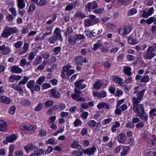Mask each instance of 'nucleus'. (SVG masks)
<instances>
[{
	"label": "nucleus",
	"instance_id": "5",
	"mask_svg": "<svg viewBox=\"0 0 156 156\" xmlns=\"http://www.w3.org/2000/svg\"><path fill=\"white\" fill-rule=\"evenodd\" d=\"M155 55L154 52V49L152 47H150L147 51V53L145 55V58L147 59H151Z\"/></svg>",
	"mask_w": 156,
	"mask_h": 156
},
{
	"label": "nucleus",
	"instance_id": "44",
	"mask_svg": "<svg viewBox=\"0 0 156 156\" xmlns=\"http://www.w3.org/2000/svg\"><path fill=\"white\" fill-rule=\"evenodd\" d=\"M156 112V108H153L151 109L149 112V117L153 118L156 116V113H154Z\"/></svg>",
	"mask_w": 156,
	"mask_h": 156
},
{
	"label": "nucleus",
	"instance_id": "22",
	"mask_svg": "<svg viewBox=\"0 0 156 156\" xmlns=\"http://www.w3.org/2000/svg\"><path fill=\"white\" fill-rule=\"evenodd\" d=\"M71 147L73 148H78L81 147V146L79 144V142L77 140L73 141L70 144Z\"/></svg>",
	"mask_w": 156,
	"mask_h": 156
},
{
	"label": "nucleus",
	"instance_id": "62",
	"mask_svg": "<svg viewBox=\"0 0 156 156\" xmlns=\"http://www.w3.org/2000/svg\"><path fill=\"white\" fill-rule=\"evenodd\" d=\"M82 153L83 152L79 150L74 151L72 153V154L75 156H81Z\"/></svg>",
	"mask_w": 156,
	"mask_h": 156
},
{
	"label": "nucleus",
	"instance_id": "23",
	"mask_svg": "<svg viewBox=\"0 0 156 156\" xmlns=\"http://www.w3.org/2000/svg\"><path fill=\"white\" fill-rule=\"evenodd\" d=\"M34 127L32 125L30 126H24L20 127V129L22 130H32L33 131H34L36 129L35 128L34 129Z\"/></svg>",
	"mask_w": 156,
	"mask_h": 156
},
{
	"label": "nucleus",
	"instance_id": "27",
	"mask_svg": "<svg viewBox=\"0 0 156 156\" xmlns=\"http://www.w3.org/2000/svg\"><path fill=\"white\" fill-rule=\"evenodd\" d=\"M113 80L115 83H118L119 85H121L122 86H123V85H122V83L123 81L122 79L121 78L118 77L117 76H115L113 79Z\"/></svg>",
	"mask_w": 156,
	"mask_h": 156
},
{
	"label": "nucleus",
	"instance_id": "47",
	"mask_svg": "<svg viewBox=\"0 0 156 156\" xmlns=\"http://www.w3.org/2000/svg\"><path fill=\"white\" fill-rule=\"evenodd\" d=\"M131 68L128 67H126L124 69V72L128 76H130L131 75Z\"/></svg>",
	"mask_w": 156,
	"mask_h": 156
},
{
	"label": "nucleus",
	"instance_id": "49",
	"mask_svg": "<svg viewBox=\"0 0 156 156\" xmlns=\"http://www.w3.org/2000/svg\"><path fill=\"white\" fill-rule=\"evenodd\" d=\"M46 143L51 145H56L57 144V143L55 141L53 138H49L48 140L46 141Z\"/></svg>",
	"mask_w": 156,
	"mask_h": 156
},
{
	"label": "nucleus",
	"instance_id": "19",
	"mask_svg": "<svg viewBox=\"0 0 156 156\" xmlns=\"http://www.w3.org/2000/svg\"><path fill=\"white\" fill-rule=\"evenodd\" d=\"M97 107L99 109H101L102 108H103L106 109L109 108V106L106 103L104 102H101V103L98 104L97 105Z\"/></svg>",
	"mask_w": 156,
	"mask_h": 156
},
{
	"label": "nucleus",
	"instance_id": "57",
	"mask_svg": "<svg viewBox=\"0 0 156 156\" xmlns=\"http://www.w3.org/2000/svg\"><path fill=\"white\" fill-rule=\"evenodd\" d=\"M16 111V108L14 106H10L9 108V112L11 115L14 114Z\"/></svg>",
	"mask_w": 156,
	"mask_h": 156
},
{
	"label": "nucleus",
	"instance_id": "10",
	"mask_svg": "<svg viewBox=\"0 0 156 156\" xmlns=\"http://www.w3.org/2000/svg\"><path fill=\"white\" fill-rule=\"evenodd\" d=\"M17 139V137L15 134H12L10 136L7 137L6 139V141H3L5 144H7V142L11 143L13 142Z\"/></svg>",
	"mask_w": 156,
	"mask_h": 156
},
{
	"label": "nucleus",
	"instance_id": "35",
	"mask_svg": "<svg viewBox=\"0 0 156 156\" xmlns=\"http://www.w3.org/2000/svg\"><path fill=\"white\" fill-rule=\"evenodd\" d=\"M29 78L27 76H24L23 77V79L20 81L19 83V85L20 86L21 85H24L29 80Z\"/></svg>",
	"mask_w": 156,
	"mask_h": 156
},
{
	"label": "nucleus",
	"instance_id": "60",
	"mask_svg": "<svg viewBox=\"0 0 156 156\" xmlns=\"http://www.w3.org/2000/svg\"><path fill=\"white\" fill-rule=\"evenodd\" d=\"M104 10V9L103 8H99L94 10L93 12L95 13L100 14L102 13Z\"/></svg>",
	"mask_w": 156,
	"mask_h": 156
},
{
	"label": "nucleus",
	"instance_id": "18",
	"mask_svg": "<svg viewBox=\"0 0 156 156\" xmlns=\"http://www.w3.org/2000/svg\"><path fill=\"white\" fill-rule=\"evenodd\" d=\"M118 141L121 143H123L126 139V137L124 134L120 133L118 136Z\"/></svg>",
	"mask_w": 156,
	"mask_h": 156
},
{
	"label": "nucleus",
	"instance_id": "48",
	"mask_svg": "<svg viewBox=\"0 0 156 156\" xmlns=\"http://www.w3.org/2000/svg\"><path fill=\"white\" fill-rule=\"evenodd\" d=\"M134 124L132 121L128 122L126 124V127L131 129H133L134 127Z\"/></svg>",
	"mask_w": 156,
	"mask_h": 156
},
{
	"label": "nucleus",
	"instance_id": "39",
	"mask_svg": "<svg viewBox=\"0 0 156 156\" xmlns=\"http://www.w3.org/2000/svg\"><path fill=\"white\" fill-rule=\"evenodd\" d=\"M150 80V78L148 76H144L141 78L140 81L141 82L146 83L149 81Z\"/></svg>",
	"mask_w": 156,
	"mask_h": 156
},
{
	"label": "nucleus",
	"instance_id": "25",
	"mask_svg": "<svg viewBox=\"0 0 156 156\" xmlns=\"http://www.w3.org/2000/svg\"><path fill=\"white\" fill-rule=\"evenodd\" d=\"M35 81L34 80H32L28 82L27 84V87L30 90L34 88L35 85Z\"/></svg>",
	"mask_w": 156,
	"mask_h": 156
},
{
	"label": "nucleus",
	"instance_id": "64",
	"mask_svg": "<svg viewBox=\"0 0 156 156\" xmlns=\"http://www.w3.org/2000/svg\"><path fill=\"white\" fill-rule=\"evenodd\" d=\"M9 10L14 17H15L16 16L17 14L15 8L12 7L9 9Z\"/></svg>",
	"mask_w": 156,
	"mask_h": 156
},
{
	"label": "nucleus",
	"instance_id": "17",
	"mask_svg": "<svg viewBox=\"0 0 156 156\" xmlns=\"http://www.w3.org/2000/svg\"><path fill=\"white\" fill-rule=\"evenodd\" d=\"M23 50L20 51L19 54L20 55H22L27 52L29 48V45L28 43H25L23 45Z\"/></svg>",
	"mask_w": 156,
	"mask_h": 156
},
{
	"label": "nucleus",
	"instance_id": "24",
	"mask_svg": "<svg viewBox=\"0 0 156 156\" xmlns=\"http://www.w3.org/2000/svg\"><path fill=\"white\" fill-rule=\"evenodd\" d=\"M102 32V30H101L98 29H94L92 31V35L94 36L99 37L101 36V33Z\"/></svg>",
	"mask_w": 156,
	"mask_h": 156
},
{
	"label": "nucleus",
	"instance_id": "2",
	"mask_svg": "<svg viewBox=\"0 0 156 156\" xmlns=\"http://www.w3.org/2000/svg\"><path fill=\"white\" fill-rule=\"evenodd\" d=\"M132 27L131 26L125 25L120 27L119 29V33L121 35L124 36L128 34L132 31Z\"/></svg>",
	"mask_w": 156,
	"mask_h": 156
},
{
	"label": "nucleus",
	"instance_id": "13",
	"mask_svg": "<svg viewBox=\"0 0 156 156\" xmlns=\"http://www.w3.org/2000/svg\"><path fill=\"white\" fill-rule=\"evenodd\" d=\"M11 102V100L9 98L5 96H2L0 102H2L6 104H9Z\"/></svg>",
	"mask_w": 156,
	"mask_h": 156
},
{
	"label": "nucleus",
	"instance_id": "58",
	"mask_svg": "<svg viewBox=\"0 0 156 156\" xmlns=\"http://www.w3.org/2000/svg\"><path fill=\"white\" fill-rule=\"evenodd\" d=\"M54 104L53 101H46L44 104L45 107L48 108L52 106Z\"/></svg>",
	"mask_w": 156,
	"mask_h": 156
},
{
	"label": "nucleus",
	"instance_id": "8",
	"mask_svg": "<svg viewBox=\"0 0 156 156\" xmlns=\"http://www.w3.org/2000/svg\"><path fill=\"white\" fill-rule=\"evenodd\" d=\"M49 94L50 97L55 98H58L60 96L59 92L55 89H52L50 90Z\"/></svg>",
	"mask_w": 156,
	"mask_h": 156
},
{
	"label": "nucleus",
	"instance_id": "12",
	"mask_svg": "<svg viewBox=\"0 0 156 156\" xmlns=\"http://www.w3.org/2000/svg\"><path fill=\"white\" fill-rule=\"evenodd\" d=\"M8 128L7 122L2 120H0V130L4 132L6 131Z\"/></svg>",
	"mask_w": 156,
	"mask_h": 156
},
{
	"label": "nucleus",
	"instance_id": "21",
	"mask_svg": "<svg viewBox=\"0 0 156 156\" xmlns=\"http://www.w3.org/2000/svg\"><path fill=\"white\" fill-rule=\"evenodd\" d=\"M128 42L131 44H135L138 43V41L135 38L132 37V35H130L128 38Z\"/></svg>",
	"mask_w": 156,
	"mask_h": 156
},
{
	"label": "nucleus",
	"instance_id": "32",
	"mask_svg": "<svg viewBox=\"0 0 156 156\" xmlns=\"http://www.w3.org/2000/svg\"><path fill=\"white\" fill-rule=\"evenodd\" d=\"M74 17L80 18H83L86 17L85 15L81 12H77L75 13Z\"/></svg>",
	"mask_w": 156,
	"mask_h": 156
},
{
	"label": "nucleus",
	"instance_id": "37",
	"mask_svg": "<svg viewBox=\"0 0 156 156\" xmlns=\"http://www.w3.org/2000/svg\"><path fill=\"white\" fill-rule=\"evenodd\" d=\"M102 86L101 81H97L94 84V87L96 90L100 89Z\"/></svg>",
	"mask_w": 156,
	"mask_h": 156
},
{
	"label": "nucleus",
	"instance_id": "50",
	"mask_svg": "<svg viewBox=\"0 0 156 156\" xmlns=\"http://www.w3.org/2000/svg\"><path fill=\"white\" fill-rule=\"evenodd\" d=\"M23 44V41H18L17 42L15 43L14 44V46L16 48L18 49L20 48Z\"/></svg>",
	"mask_w": 156,
	"mask_h": 156
},
{
	"label": "nucleus",
	"instance_id": "6",
	"mask_svg": "<svg viewBox=\"0 0 156 156\" xmlns=\"http://www.w3.org/2000/svg\"><path fill=\"white\" fill-rule=\"evenodd\" d=\"M24 148L27 153H29L30 150H34V152H36L38 150V148L32 143H30L27 145L24 146Z\"/></svg>",
	"mask_w": 156,
	"mask_h": 156
},
{
	"label": "nucleus",
	"instance_id": "43",
	"mask_svg": "<svg viewBox=\"0 0 156 156\" xmlns=\"http://www.w3.org/2000/svg\"><path fill=\"white\" fill-rule=\"evenodd\" d=\"M31 104V102L27 100H24L22 101L21 102V105L25 106H28Z\"/></svg>",
	"mask_w": 156,
	"mask_h": 156
},
{
	"label": "nucleus",
	"instance_id": "7",
	"mask_svg": "<svg viewBox=\"0 0 156 156\" xmlns=\"http://www.w3.org/2000/svg\"><path fill=\"white\" fill-rule=\"evenodd\" d=\"M97 149V147L95 146H93L91 147L83 150V152L85 154H88L89 155L93 154L95 151Z\"/></svg>",
	"mask_w": 156,
	"mask_h": 156
},
{
	"label": "nucleus",
	"instance_id": "11",
	"mask_svg": "<svg viewBox=\"0 0 156 156\" xmlns=\"http://www.w3.org/2000/svg\"><path fill=\"white\" fill-rule=\"evenodd\" d=\"M77 39L75 35L73 36L70 35L68 37V41L71 44H75L76 43Z\"/></svg>",
	"mask_w": 156,
	"mask_h": 156
},
{
	"label": "nucleus",
	"instance_id": "4",
	"mask_svg": "<svg viewBox=\"0 0 156 156\" xmlns=\"http://www.w3.org/2000/svg\"><path fill=\"white\" fill-rule=\"evenodd\" d=\"M61 30L59 28H56L53 32V36L58 40L62 42L63 38L61 34Z\"/></svg>",
	"mask_w": 156,
	"mask_h": 156
},
{
	"label": "nucleus",
	"instance_id": "51",
	"mask_svg": "<svg viewBox=\"0 0 156 156\" xmlns=\"http://www.w3.org/2000/svg\"><path fill=\"white\" fill-rule=\"evenodd\" d=\"M8 28L9 30L10 33H11V35L12 34L15 33L18 31V30L16 27H8Z\"/></svg>",
	"mask_w": 156,
	"mask_h": 156
},
{
	"label": "nucleus",
	"instance_id": "34",
	"mask_svg": "<svg viewBox=\"0 0 156 156\" xmlns=\"http://www.w3.org/2000/svg\"><path fill=\"white\" fill-rule=\"evenodd\" d=\"M58 40L53 36L49 37L48 39V42L51 45H54Z\"/></svg>",
	"mask_w": 156,
	"mask_h": 156
},
{
	"label": "nucleus",
	"instance_id": "56",
	"mask_svg": "<svg viewBox=\"0 0 156 156\" xmlns=\"http://www.w3.org/2000/svg\"><path fill=\"white\" fill-rule=\"evenodd\" d=\"M35 55L36 54L34 52H31L28 56V59L29 61H32L34 59Z\"/></svg>",
	"mask_w": 156,
	"mask_h": 156
},
{
	"label": "nucleus",
	"instance_id": "61",
	"mask_svg": "<svg viewBox=\"0 0 156 156\" xmlns=\"http://www.w3.org/2000/svg\"><path fill=\"white\" fill-rule=\"evenodd\" d=\"M81 121L80 120L78 119H76L73 122L74 125L75 127L80 126L81 125Z\"/></svg>",
	"mask_w": 156,
	"mask_h": 156
},
{
	"label": "nucleus",
	"instance_id": "28",
	"mask_svg": "<svg viewBox=\"0 0 156 156\" xmlns=\"http://www.w3.org/2000/svg\"><path fill=\"white\" fill-rule=\"evenodd\" d=\"M47 3V0H37L36 4L39 6H42L46 5Z\"/></svg>",
	"mask_w": 156,
	"mask_h": 156
},
{
	"label": "nucleus",
	"instance_id": "45",
	"mask_svg": "<svg viewBox=\"0 0 156 156\" xmlns=\"http://www.w3.org/2000/svg\"><path fill=\"white\" fill-rule=\"evenodd\" d=\"M137 12V10L136 9L133 8L130 9L129 11L127 13L128 16H132L136 13Z\"/></svg>",
	"mask_w": 156,
	"mask_h": 156
},
{
	"label": "nucleus",
	"instance_id": "52",
	"mask_svg": "<svg viewBox=\"0 0 156 156\" xmlns=\"http://www.w3.org/2000/svg\"><path fill=\"white\" fill-rule=\"evenodd\" d=\"M43 104L41 103H39L35 108L34 110L36 112L40 111L42 108Z\"/></svg>",
	"mask_w": 156,
	"mask_h": 156
},
{
	"label": "nucleus",
	"instance_id": "20",
	"mask_svg": "<svg viewBox=\"0 0 156 156\" xmlns=\"http://www.w3.org/2000/svg\"><path fill=\"white\" fill-rule=\"evenodd\" d=\"M76 3L74 2L73 3L68 5L65 8V10L66 11H70L73 9L75 8L76 6Z\"/></svg>",
	"mask_w": 156,
	"mask_h": 156
},
{
	"label": "nucleus",
	"instance_id": "46",
	"mask_svg": "<svg viewBox=\"0 0 156 156\" xmlns=\"http://www.w3.org/2000/svg\"><path fill=\"white\" fill-rule=\"evenodd\" d=\"M45 79V77L44 76H41L38 78L36 83L39 85H41L44 81Z\"/></svg>",
	"mask_w": 156,
	"mask_h": 156
},
{
	"label": "nucleus",
	"instance_id": "1",
	"mask_svg": "<svg viewBox=\"0 0 156 156\" xmlns=\"http://www.w3.org/2000/svg\"><path fill=\"white\" fill-rule=\"evenodd\" d=\"M145 91V90H142L137 94L136 97L134 96L132 98L133 110L138 115L144 112V105L138 104L142 100Z\"/></svg>",
	"mask_w": 156,
	"mask_h": 156
},
{
	"label": "nucleus",
	"instance_id": "55",
	"mask_svg": "<svg viewBox=\"0 0 156 156\" xmlns=\"http://www.w3.org/2000/svg\"><path fill=\"white\" fill-rule=\"evenodd\" d=\"M11 86L12 88L16 90L19 91L20 93H23V90L16 85L13 84L11 85Z\"/></svg>",
	"mask_w": 156,
	"mask_h": 156
},
{
	"label": "nucleus",
	"instance_id": "31",
	"mask_svg": "<svg viewBox=\"0 0 156 156\" xmlns=\"http://www.w3.org/2000/svg\"><path fill=\"white\" fill-rule=\"evenodd\" d=\"M120 124L119 122L116 121L115 124L112 127L111 129L113 132H114L116 130V128L120 127Z\"/></svg>",
	"mask_w": 156,
	"mask_h": 156
},
{
	"label": "nucleus",
	"instance_id": "59",
	"mask_svg": "<svg viewBox=\"0 0 156 156\" xmlns=\"http://www.w3.org/2000/svg\"><path fill=\"white\" fill-rule=\"evenodd\" d=\"M47 132L45 130L43 129L40 130L39 133V136L40 137H43L46 135Z\"/></svg>",
	"mask_w": 156,
	"mask_h": 156
},
{
	"label": "nucleus",
	"instance_id": "53",
	"mask_svg": "<svg viewBox=\"0 0 156 156\" xmlns=\"http://www.w3.org/2000/svg\"><path fill=\"white\" fill-rule=\"evenodd\" d=\"M92 3L89 2L85 6V10L87 12H90L92 9Z\"/></svg>",
	"mask_w": 156,
	"mask_h": 156
},
{
	"label": "nucleus",
	"instance_id": "36",
	"mask_svg": "<svg viewBox=\"0 0 156 156\" xmlns=\"http://www.w3.org/2000/svg\"><path fill=\"white\" fill-rule=\"evenodd\" d=\"M47 63L46 61H44L42 63V64L37 67V70L41 71L44 69L45 66L47 64Z\"/></svg>",
	"mask_w": 156,
	"mask_h": 156
},
{
	"label": "nucleus",
	"instance_id": "16",
	"mask_svg": "<svg viewBox=\"0 0 156 156\" xmlns=\"http://www.w3.org/2000/svg\"><path fill=\"white\" fill-rule=\"evenodd\" d=\"M11 35L8 27H5L2 34V36L3 38H7Z\"/></svg>",
	"mask_w": 156,
	"mask_h": 156
},
{
	"label": "nucleus",
	"instance_id": "54",
	"mask_svg": "<svg viewBox=\"0 0 156 156\" xmlns=\"http://www.w3.org/2000/svg\"><path fill=\"white\" fill-rule=\"evenodd\" d=\"M2 53L4 55H7L10 51L9 48L7 46H5L4 45Z\"/></svg>",
	"mask_w": 156,
	"mask_h": 156
},
{
	"label": "nucleus",
	"instance_id": "14",
	"mask_svg": "<svg viewBox=\"0 0 156 156\" xmlns=\"http://www.w3.org/2000/svg\"><path fill=\"white\" fill-rule=\"evenodd\" d=\"M11 71L12 73H20L22 71V69L17 66H13L11 68Z\"/></svg>",
	"mask_w": 156,
	"mask_h": 156
},
{
	"label": "nucleus",
	"instance_id": "15",
	"mask_svg": "<svg viewBox=\"0 0 156 156\" xmlns=\"http://www.w3.org/2000/svg\"><path fill=\"white\" fill-rule=\"evenodd\" d=\"M138 116L144 122H146L147 121L148 116L145 112L139 115Z\"/></svg>",
	"mask_w": 156,
	"mask_h": 156
},
{
	"label": "nucleus",
	"instance_id": "26",
	"mask_svg": "<svg viewBox=\"0 0 156 156\" xmlns=\"http://www.w3.org/2000/svg\"><path fill=\"white\" fill-rule=\"evenodd\" d=\"M90 18L91 19L92 23L94 24L98 23L99 22V19L96 17V16L93 15H90L89 16Z\"/></svg>",
	"mask_w": 156,
	"mask_h": 156
},
{
	"label": "nucleus",
	"instance_id": "42",
	"mask_svg": "<svg viewBox=\"0 0 156 156\" xmlns=\"http://www.w3.org/2000/svg\"><path fill=\"white\" fill-rule=\"evenodd\" d=\"M85 26L88 27L92 25V21L89 19H87L85 20L84 22Z\"/></svg>",
	"mask_w": 156,
	"mask_h": 156
},
{
	"label": "nucleus",
	"instance_id": "9",
	"mask_svg": "<svg viewBox=\"0 0 156 156\" xmlns=\"http://www.w3.org/2000/svg\"><path fill=\"white\" fill-rule=\"evenodd\" d=\"M81 93H75L72 94L71 97L72 98L77 101L85 102V100L84 98L80 97V94Z\"/></svg>",
	"mask_w": 156,
	"mask_h": 156
},
{
	"label": "nucleus",
	"instance_id": "63",
	"mask_svg": "<svg viewBox=\"0 0 156 156\" xmlns=\"http://www.w3.org/2000/svg\"><path fill=\"white\" fill-rule=\"evenodd\" d=\"M112 120L111 118H109L104 119L102 122V124L103 125H105L107 124H109L110 122Z\"/></svg>",
	"mask_w": 156,
	"mask_h": 156
},
{
	"label": "nucleus",
	"instance_id": "30",
	"mask_svg": "<svg viewBox=\"0 0 156 156\" xmlns=\"http://www.w3.org/2000/svg\"><path fill=\"white\" fill-rule=\"evenodd\" d=\"M76 64L81 65L83 62V58L82 56H78L75 59Z\"/></svg>",
	"mask_w": 156,
	"mask_h": 156
},
{
	"label": "nucleus",
	"instance_id": "33",
	"mask_svg": "<svg viewBox=\"0 0 156 156\" xmlns=\"http://www.w3.org/2000/svg\"><path fill=\"white\" fill-rule=\"evenodd\" d=\"M87 124L90 128H94L97 126V123L94 120H91L88 122Z\"/></svg>",
	"mask_w": 156,
	"mask_h": 156
},
{
	"label": "nucleus",
	"instance_id": "40",
	"mask_svg": "<svg viewBox=\"0 0 156 156\" xmlns=\"http://www.w3.org/2000/svg\"><path fill=\"white\" fill-rule=\"evenodd\" d=\"M101 43L100 40H99L97 42V43L95 44L94 45L92 49L93 50L95 51L99 48H100L101 46Z\"/></svg>",
	"mask_w": 156,
	"mask_h": 156
},
{
	"label": "nucleus",
	"instance_id": "29",
	"mask_svg": "<svg viewBox=\"0 0 156 156\" xmlns=\"http://www.w3.org/2000/svg\"><path fill=\"white\" fill-rule=\"evenodd\" d=\"M17 6L20 9H23L25 7V3L24 0H18Z\"/></svg>",
	"mask_w": 156,
	"mask_h": 156
},
{
	"label": "nucleus",
	"instance_id": "3",
	"mask_svg": "<svg viewBox=\"0 0 156 156\" xmlns=\"http://www.w3.org/2000/svg\"><path fill=\"white\" fill-rule=\"evenodd\" d=\"M83 80H80L75 83L74 84L75 88L74 90L75 93H81L82 92L80 91V90H83L86 87V85L83 83Z\"/></svg>",
	"mask_w": 156,
	"mask_h": 156
},
{
	"label": "nucleus",
	"instance_id": "38",
	"mask_svg": "<svg viewBox=\"0 0 156 156\" xmlns=\"http://www.w3.org/2000/svg\"><path fill=\"white\" fill-rule=\"evenodd\" d=\"M56 18V15L54 14L52 16V18L51 19L48 20L46 22V24L50 25L55 20Z\"/></svg>",
	"mask_w": 156,
	"mask_h": 156
},
{
	"label": "nucleus",
	"instance_id": "41",
	"mask_svg": "<svg viewBox=\"0 0 156 156\" xmlns=\"http://www.w3.org/2000/svg\"><path fill=\"white\" fill-rule=\"evenodd\" d=\"M129 149V146H125L123 147V149L122 150L121 154L122 155H125L127 153L128 150Z\"/></svg>",
	"mask_w": 156,
	"mask_h": 156
}]
</instances>
